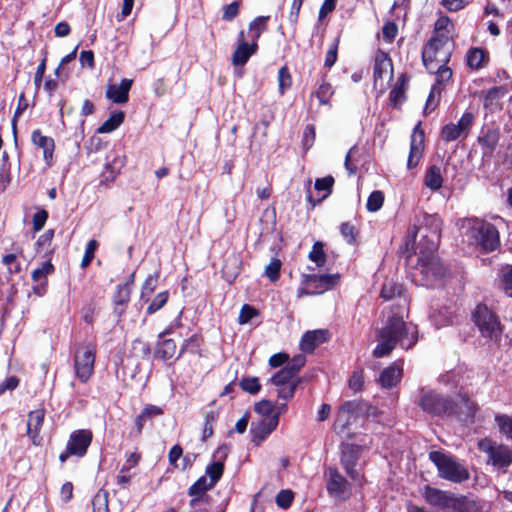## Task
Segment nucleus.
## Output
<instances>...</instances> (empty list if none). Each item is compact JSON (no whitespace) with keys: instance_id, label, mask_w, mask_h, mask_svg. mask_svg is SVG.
Masks as SVG:
<instances>
[{"instance_id":"nucleus-40","label":"nucleus","mask_w":512,"mask_h":512,"mask_svg":"<svg viewBox=\"0 0 512 512\" xmlns=\"http://www.w3.org/2000/svg\"><path fill=\"white\" fill-rule=\"evenodd\" d=\"M335 91L331 83L327 81V75L321 76V83L317 89L311 94V97H316L320 105H330L331 99Z\"/></svg>"},{"instance_id":"nucleus-1","label":"nucleus","mask_w":512,"mask_h":512,"mask_svg":"<svg viewBox=\"0 0 512 512\" xmlns=\"http://www.w3.org/2000/svg\"><path fill=\"white\" fill-rule=\"evenodd\" d=\"M407 274L418 286L435 288L440 286L449 269L438 255V248L418 246V255L406 256Z\"/></svg>"},{"instance_id":"nucleus-32","label":"nucleus","mask_w":512,"mask_h":512,"mask_svg":"<svg viewBox=\"0 0 512 512\" xmlns=\"http://www.w3.org/2000/svg\"><path fill=\"white\" fill-rule=\"evenodd\" d=\"M388 69H390L391 73L393 72V64L391 58L385 51L380 49L377 50L373 67V80L375 85L378 83V81L383 80L384 75L387 73Z\"/></svg>"},{"instance_id":"nucleus-33","label":"nucleus","mask_w":512,"mask_h":512,"mask_svg":"<svg viewBox=\"0 0 512 512\" xmlns=\"http://www.w3.org/2000/svg\"><path fill=\"white\" fill-rule=\"evenodd\" d=\"M507 93V89L504 86H494L486 91L481 92V97H483V107L490 112H493L495 109H500V100Z\"/></svg>"},{"instance_id":"nucleus-28","label":"nucleus","mask_w":512,"mask_h":512,"mask_svg":"<svg viewBox=\"0 0 512 512\" xmlns=\"http://www.w3.org/2000/svg\"><path fill=\"white\" fill-rule=\"evenodd\" d=\"M133 80L124 78L120 84H110L107 87L105 96L115 104H125L129 101V91L132 87Z\"/></svg>"},{"instance_id":"nucleus-10","label":"nucleus","mask_w":512,"mask_h":512,"mask_svg":"<svg viewBox=\"0 0 512 512\" xmlns=\"http://www.w3.org/2000/svg\"><path fill=\"white\" fill-rule=\"evenodd\" d=\"M337 274H302L300 286L297 289V297L322 294L333 289L339 282Z\"/></svg>"},{"instance_id":"nucleus-36","label":"nucleus","mask_w":512,"mask_h":512,"mask_svg":"<svg viewBox=\"0 0 512 512\" xmlns=\"http://www.w3.org/2000/svg\"><path fill=\"white\" fill-rule=\"evenodd\" d=\"M177 345L174 339L172 338H159L157 341L154 357L156 359H160L164 362L169 361L176 357Z\"/></svg>"},{"instance_id":"nucleus-17","label":"nucleus","mask_w":512,"mask_h":512,"mask_svg":"<svg viewBox=\"0 0 512 512\" xmlns=\"http://www.w3.org/2000/svg\"><path fill=\"white\" fill-rule=\"evenodd\" d=\"M258 49V43L255 41L248 42L244 30H240L237 35L236 48L231 56V64L234 67L244 66L251 56L257 53Z\"/></svg>"},{"instance_id":"nucleus-42","label":"nucleus","mask_w":512,"mask_h":512,"mask_svg":"<svg viewBox=\"0 0 512 512\" xmlns=\"http://www.w3.org/2000/svg\"><path fill=\"white\" fill-rule=\"evenodd\" d=\"M270 20V16H258L254 18L249 23V35L251 38V41H255L258 43V40L260 39L262 33L266 32L268 30V22Z\"/></svg>"},{"instance_id":"nucleus-13","label":"nucleus","mask_w":512,"mask_h":512,"mask_svg":"<svg viewBox=\"0 0 512 512\" xmlns=\"http://www.w3.org/2000/svg\"><path fill=\"white\" fill-rule=\"evenodd\" d=\"M478 448L488 455L492 465L505 469L512 464V448L506 444H497L489 438L478 442Z\"/></svg>"},{"instance_id":"nucleus-60","label":"nucleus","mask_w":512,"mask_h":512,"mask_svg":"<svg viewBox=\"0 0 512 512\" xmlns=\"http://www.w3.org/2000/svg\"><path fill=\"white\" fill-rule=\"evenodd\" d=\"M294 378V375L286 367H283L270 378V382L275 386H284L295 381Z\"/></svg>"},{"instance_id":"nucleus-58","label":"nucleus","mask_w":512,"mask_h":512,"mask_svg":"<svg viewBox=\"0 0 512 512\" xmlns=\"http://www.w3.org/2000/svg\"><path fill=\"white\" fill-rule=\"evenodd\" d=\"M169 291L159 292L146 309L148 315H152L162 309L169 300Z\"/></svg>"},{"instance_id":"nucleus-44","label":"nucleus","mask_w":512,"mask_h":512,"mask_svg":"<svg viewBox=\"0 0 512 512\" xmlns=\"http://www.w3.org/2000/svg\"><path fill=\"white\" fill-rule=\"evenodd\" d=\"M124 166V159L115 157L111 162L105 165V169L102 172V183L112 182L120 173V169Z\"/></svg>"},{"instance_id":"nucleus-61","label":"nucleus","mask_w":512,"mask_h":512,"mask_svg":"<svg viewBox=\"0 0 512 512\" xmlns=\"http://www.w3.org/2000/svg\"><path fill=\"white\" fill-rule=\"evenodd\" d=\"M240 388L251 395L257 394L261 390V384L258 377H243L239 382Z\"/></svg>"},{"instance_id":"nucleus-3","label":"nucleus","mask_w":512,"mask_h":512,"mask_svg":"<svg viewBox=\"0 0 512 512\" xmlns=\"http://www.w3.org/2000/svg\"><path fill=\"white\" fill-rule=\"evenodd\" d=\"M418 406L432 417H451L459 413V405L450 395L432 389H422Z\"/></svg>"},{"instance_id":"nucleus-59","label":"nucleus","mask_w":512,"mask_h":512,"mask_svg":"<svg viewBox=\"0 0 512 512\" xmlns=\"http://www.w3.org/2000/svg\"><path fill=\"white\" fill-rule=\"evenodd\" d=\"M218 416H219V413L214 410H211V411H208L205 413L202 441H206L208 438H210L213 435V433H214L213 425L216 422Z\"/></svg>"},{"instance_id":"nucleus-47","label":"nucleus","mask_w":512,"mask_h":512,"mask_svg":"<svg viewBox=\"0 0 512 512\" xmlns=\"http://www.w3.org/2000/svg\"><path fill=\"white\" fill-rule=\"evenodd\" d=\"M403 287L393 281H385L380 291V297L384 301H390L396 297L401 298Z\"/></svg>"},{"instance_id":"nucleus-41","label":"nucleus","mask_w":512,"mask_h":512,"mask_svg":"<svg viewBox=\"0 0 512 512\" xmlns=\"http://www.w3.org/2000/svg\"><path fill=\"white\" fill-rule=\"evenodd\" d=\"M424 184L432 191L439 190L443 185L441 169L437 165H430L425 173Z\"/></svg>"},{"instance_id":"nucleus-52","label":"nucleus","mask_w":512,"mask_h":512,"mask_svg":"<svg viewBox=\"0 0 512 512\" xmlns=\"http://www.w3.org/2000/svg\"><path fill=\"white\" fill-rule=\"evenodd\" d=\"M474 114L470 111H466L462 114L457 123H454L456 129L461 133L463 138H466L469 131L474 123Z\"/></svg>"},{"instance_id":"nucleus-51","label":"nucleus","mask_w":512,"mask_h":512,"mask_svg":"<svg viewBox=\"0 0 512 512\" xmlns=\"http://www.w3.org/2000/svg\"><path fill=\"white\" fill-rule=\"evenodd\" d=\"M474 114L470 111H466L462 114L457 123H454L456 129L461 133L463 138H466L469 131L474 123Z\"/></svg>"},{"instance_id":"nucleus-19","label":"nucleus","mask_w":512,"mask_h":512,"mask_svg":"<svg viewBox=\"0 0 512 512\" xmlns=\"http://www.w3.org/2000/svg\"><path fill=\"white\" fill-rule=\"evenodd\" d=\"M55 272V266L51 260L42 263L40 268H36L31 273V279L35 283L32 286V291L38 297L46 294L48 289V276Z\"/></svg>"},{"instance_id":"nucleus-4","label":"nucleus","mask_w":512,"mask_h":512,"mask_svg":"<svg viewBox=\"0 0 512 512\" xmlns=\"http://www.w3.org/2000/svg\"><path fill=\"white\" fill-rule=\"evenodd\" d=\"M471 319L482 338L494 343L501 340L504 326L499 316L486 304H477L471 313Z\"/></svg>"},{"instance_id":"nucleus-7","label":"nucleus","mask_w":512,"mask_h":512,"mask_svg":"<svg viewBox=\"0 0 512 512\" xmlns=\"http://www.w3.org/2000/svg\"><path fill=\"white\" fill-rule=\"evenodd\" d=\"M449 40L450 35L448 33H433L423 46L421 57L422 63L427 70H433L435 63H449L451 49L446 47Z\"/></svg>"},{"instance_id":"nucleus-34","label":"nucleus","mask_w":512,"mask_h":512,"mask_svg":"<svg viewBox=\"0 0 512 512\" xmlns=\"http://www.w3.org/2000/svg\"><path fill=\"white\" fill-rule=\"evenodd\" d=\"M12 250V253L5 254L1 259V262L7 267V272L10 276L21 273L22 265L18 258H25L24 250L19 245L13 243Z\"/></svg>"},{"instance_id":"nucleus-23","label":"nucleus","mask_w":512,"mask_h":512,"mask_svg":"<svg viewBox=\"0 0 512 512\" xmlns=\"http://www.w3.org/2000/svg\"><path fill=\"white\" fill-rule=\"evenodd\" d=\"M452 491L442 490L431 485H425L422 491V497L431 507L446 511Z\"/></svg>"},{"instance_id":"nucleus-54","label":"nucleus","mask_w":512,"mask_h":512,"mask_svg":"<svg viewBox=\"0 0 512 512\" xmlns=\"http://www.w3.org/2000/svg\"><path fill=\"white\" fill-rule=\"evenodd\" d=\"M340 233L342 237L345 239V241L350 244L354 245L357 242V238L360 234L359 230L353 225L351 222H343L340 225Z\"/></svg>"},{"instance_id":"nucleus-16","label":"nucleus","mask_w":512,"mask_h":512,"mask_svg":"<svg viewBox=\"0 0 512 512\" xmlns=\"http://www.w3.org/2000/svg\"><path fill=\"white\" fill-rule=\"evenodd\" d=\"M501 137L500 127L496 123L482 126L477 142L482 149L483 157H492Z\"/></svg>"},{"instance_id":"nucleus-43","label":"nucleus","mask_w":512,"mask_h":512,"mask_svg":"<svg viewBox=\"0 0 512 512\" xmlns=\"http://www.w3.org/2000/svg\"><path fill=\"white\" fill-rule=\"evenodd\" d=\"M125 119V113L123 111H114L110 114L107 120H105L98 128L97 132L100 134L111 133L116 130Z\"/></svg>"},{"instance_id":"nucleus-48","label":"nucleus","mask_w":512,"mask_h":512,"mask_svg":"<svg viewBox=\"0 0 512 512\" xmlns=\"http://www.w3.org/2000/svg\"><path fill=\"white\" fill-rule=\"evenodd\" d=\"M308 258L310 261L314 262L317 267H323L327 261V256L324 251V243L316 241L312 246V250L308 254Z\"/></svg>"},{"instance_id":"nucleus-27","label":"nucleus","mask_w":512,"mask_h":512,"mask_svg":"<svg viewBox=\"0 0 512 512\" xmlns=\"http://www.w3.org/2000/svg\"><path fill=\"white\" fill-rule=\"evenodd\" d=\"M31 142L43 151V159L47 166L53 164L55 141L52 137L43 135L41 129H35L31 134Z\"/></svg>"},{"instance_id":"nucleus-62","label":"nucleus","mask_w":512,"mask_h":512,"mask_svg":"<svg viewBox=\"0 0 512 512\" xmlns=\"http://www.w3.org/2000/svg\"><path fill=\"white\" fill-rule=\"evenodd\" d=\"M132 351L135 356L147 359L151 354V346L147 341L137 338L132 342Z\"/></svg>"},{"instance_id":"nucleus-9","label":"nucleus","mask_w":512,"mask_h":512,"mask_svg":"<svg viewBox=\"0 0 512 512\" xmlns=\"http://www.w3.org/2000/svg\"><path fill=\"white\" fill-rule=\"evenodd\" d=\"M97 354L95 342H83L78 345L74 353V371L76 378L81 383L89 381L94 373V365Z\"/></svg>"},{"instance_id":"nucleus-15","label":"nucleus","mask_w":512,"mask_h":512,"mask_svg":"<svg viewBox=\"0 0 512 512\" xmlns=\"http://www.w3.org/2000/svg\"><path fill=\"white\" fill-rule=\"evenodd\" d=\"M473 237L485 252H493L500 245L497 228L486 221H482L473 227Z\"/></svg>"},{"instance_id":"nucleus-6","label":"nucleus","mask_w":512,"mask_h":512,"mask_svg":"<svg viewBox=\"0 0 512 512\" xmlns=\"http://www.w3.org/2000/svg\"><path fill=\"white\" fill-rule=\"evenodd\" d=\"M376 415V408L362 399H354L343 402L337 412L334 422V431L344 434L351 425L352 418L368 417Z\"/></svg>"},{"instance_id":"nucleus-14","label":"nucleus","mask_w":512,"mask_h":512,"mask_svg":"<svg viewBox=\"0 0 512 512\" xmlns=\"http://www.w3.org/2000/svg\"><path fill=\"white\" fill-rule=\"evenodd\" d=\"M326 489L331 497L346 500L351 495V485L336 467H328L325 471Z\"/></svg>"},{"instance_id":"nucleus-11","label":"nucleus","mask_w":512,"mask_h":512,"mask_svg":"<svg viewBox=\"0 0 512 512\" xmlns=\"http://www.w3.org/2000/svg\"><path fill=\"white\" fill-rule=\"evenodd\" d=\"M361 452L362 446L360 445L344 442L340 445V464L347 476L360 487H363L366 482L365 476L356 469Z\"/></svg>"},{"instance_id":"nucleus-37","label":"nucleus","mask_w":512,"mask_h":512,"mask_svg":"<svg viewBox=\"0 0 512 512\" xmlns=\"http://www.w3.org/2000/svg\"><path fill=\"white\" fill-rule=\"evenodd\" d=\"M164 411L161 407L148 404L141 413L135 418V427L137 435H141L143 428L147 422H152L155 417L163 415Z\"/></svg>"},{"instance_id":"nucleus-53","label":"nucleus","mask_w":512,"mask_h":512,"mask_svg":"<svg viewBox=\"0 0 512 512\" xmlns=\"http://www.w3.org/2000/svg\"><path fill=\"white\" fill-rule=\"evenodd\" d=\"M292 86V76L287 65H283L278 70V89L280 95L284 93Z\"/></svg>"},{"instance_id":"nucleus-5","label":"nucleus","mask_w":512,"mask_h":512,"mask_svg":"<svg viewBox=\"0 0 512 512\" xmlns=\"http://www.w3.org/2000/svg\"><path fill=\"white\" fill-rule=\"evenodd\" d=\"M429 460L436 466L438 476L452 483H463L470 478L469 470L453 456L443 451H431Z\"/></svg>"},{"instance_id":"nucleus-45","label":"nucleus","mask_w":512,"mask_h":512,"mask_svg":"<svg viewBox=\"0 0 512 512\" xmlns=\"http://www.w3.org/2000/svg\"><path fill=\"white\" fill-rule=\"evenodd\" d=\"M494 421L499 433L508 441L512 442V416L507 414H496Z\"/></svg>"},{"instance_id":"nucleus-2","label":"nucleus","mask_w":512,"mask_h":512,"mask_svg":"<svg viewBox=\"0 0 512 512\" xmlns=\"http://www.w3.org/2000/svg\"><path fill=\"white\" fill-rule=\"evenodd\" d=\"M378 344L372 355L375 358L388 356L399 343L405 350L411 349L418 341V329L404 321L402 315L393 314L387 318L377 334Z\"/></svg>"},{"instance_id":"nucleus-8","label":"nucleus","mask_w":512,"mask_h":512,"mask_svg":"<svg viewBox=\"0 0 512 512\" xmlns=\"http://www.w3.org/2000/svg\"><path fill=\"white\" fill-rule=\"evenodd\" d=\"M443 221L438 214L423 213L421 220L418 219V224L414 226L415 232L414 239L417 234L421 238L418 246H428L432 249L438 248L441 239Z\"/></svg>"},{"instance_id":"nucleus-22","label":"nucleus","mask_w":512,"mask_h":512,"mask_svg":"<svg viewBox=\"0 0 512 512\" xmlns=\"http://www.w3.org/2000/svg\"><path fill=\"white\" fill-rule=\"evenodd\" d=\"M45 414L46 410L44 408L35 409L28 414L26 432L34 446H40L42 444L40 433L44 424Z\"/></svg>"},{"instance_id":"nucleus-30","label":"nucleus","mask_w":512,"mask_h":512,"mask_svg":"<svg viewBox=\"0 0 512 512\" xmlns=\"http://www.w3.org/2000/svg\"><path fill=\"white\" fill-rule=\"evenodd\" d=\"M402 375V366L394 362L380 373L378 383L384 389H391L401 381Z\"/></svg>"},{"instance_id":"nucleus-63","label":"nucleus","mask_w":512,"mask_h":512,"mask_svg":"<svg viewBox=\"0 0 512 512\" xmlns=\"http://www.w3.org/2000/svg\"><path fill=\"white\" fill-rule=\"evenodd\" d=\"M316 139V129L313 124H307L302 134V148L306 153L313 145Z\"/></svg>"},{"instance_id":"nucleus-18","label":"nucleus","mask_w":512,"mask_h":512,"mask_svg":"<svg viewBox=\"0 0 512 512\" xmlns=\"http://www.w3.org/2000/svg\"><path fill=\"white\" fill-rule=\"evenodd\" d=\"M425 134L421 129L419 122L413 129L410 141V150L407 159V168L412 170L416 168L423 157Z\"/></svg>"},{"instance_id":"nucleus-35","label":"nucleus","mask_w":512,"mask_h":512,"mask_svg":"<svg viewBox=\"0 0 512 512\" xmlns=\"http://www.w3.org/2000/svg\"><path fill=\"white\" fill-rule=\"evenodd\" d=\"M409 78L406 74H401L396 85L389 93V102L392 108L400 109L401 105L406 101V85Z\"/></svg>"},{"instance_id":"nucleus-29","label":"nucleus","mask_w":512,"mask_h":512,"mask_svg":"<svg viewBox=\"0 0 512 512\" xmlns=\"http://www.w3.org/2000/svg\"><path fill=\"white\" fill-rule=\"evenodd\" d=\"M131 294L127 288L115 287V291L112 295V308L114 315L120 320L127 311L128 305L131 300Z\"/></svg>"},{"instance_id":"nucleus-25","label":"nucleus","mask_w":512,"mask_h":512,"mask_svg":"<svg viewBox=\"0 0 512 512\" xmlns=\"http://www.w3.org/2000/svg\"><path fill=\"white\" fill-rule=\"evenodd\" d=\"M335 183V179L333 176L328 175L326 177L317 178L314 183V188L318 192H324V194L320 198H314L311 194L310 185L311 180H308L307 183V201L311 204L312 208L316 207L320 204L324 199H326L333 191V186Z\"/></svg>"},{"instance_id":"nucleus-39","label":"nucleus","mask_w":512,"mask_h":512,"mask_svg":"<svg viewBox=\"0 0 512 512\" xmlns=\"http://www.w3.org/2000/svg\"><path fill=\"white\" fill-rule=\"evenodd\" d=\"M448 63H435L433 70H427L429 73L435 74V82L432 86H438V89L444 91L445 86L450 82L453 71L447 66Z\"/></svg>"},{"instance_id":"nucleus-20","label":"nucleus","mask_w":512,"mask_h":512,"mask_svg":"<svg viewBox=\"0 0 512 512\" xmlns=\"http://www.w3.org/2000/svg\"><path fill=\"white\" fill-rule=\"evenodd\" d=\"M278 424V413H274L272 417H263L257 423H252L250 428L252 441L259 445L277 428Z\"/></svg>"},{"instance_id":"nucleus-49","label":"nucleus","mask_w":512,"mask_h":512,"mask_svg":"<svg viewBox=\"0 0 512 512\" xmlns=\"http://www.w3.org/2000/svg\"><path fill=\"white\" fill-rule=\"evenodd\" d=\"M93 512H109L108 492L100 489L92 499Z\"/></svg>"},{"instance_id":"nucleus-21","label":"nucleus","mask_w":512,"mask_h":512,"mask_svg":"<svg viewBox=\"0 0 512 512\" xmlns=\"http://www.w3.org/2000/svg\"><path fill=\"white\" fill-rule=\"evenodd\" d=\"M213 487L214 486L208 482L206 476H201L188 488V495L191 497L189 506L194 509L193 512H198L196 507L199 502H208L210 500L211 497L207 492Z\"/></svg>"},{"instance_id":"nucleus-38","label":"nucleus","mask_w":512,"mask_h":512,"mask_svg":"<svg viewBox=\"0 0 512 512\" xmlns=\"http://www.w3.org/2000/svg\"><path fill=\"white\" fill-rule=\"evenodd\" d=\"M489 62V53L479 47H472L466 54V64L472 70H479Z\"/></svg>"},{"instance_id":"nucleus-46","label":"nucleus","mask_w":512,"mask_h":512,"mask_svg":"<svg viewBox=\"0 0 512 512\" xmlns=\"http://www.w3.org/2000/svg\"><path fill=\"white\" fill-rule=\"evenodd\" d=\"M159 271L150 274L146 277L141 286L140 299L148 301L150 296L154 293L158 285Z\"/></svg>"},{"instance_id":"nucleus-57","label":"nucleus","mask_w":512,"mask_h":512,"mask_svg":"<svg viewBox=\"0 0 512 512\" xmlns=\"http://www.w3.org/2000/svg\"><path fill=\"white\" fill-rule=\"evenodd\" d=\"M499 287L507 296L512 297V265H507L502 269Z\"/></svg>"},{"instance_id":"nucleus-50","label":"nucleus","mask_w":512,"mask_h":512,"mask_svg":"<svg viewBox=\"0 0 512 512\" xmlns=\"http://www.w3.org/2000/svg\"><path fill=\"white\" fill-rule=\"evenodd\" d=\"M474 114L470 111H466L462 114L457 123H454L456 129L461 133L463 138H466L469 131L474 123Z\"/></svg>"},{"instance_id":"nucleus-56","label":"nucleus","mask_w":512,"mask_h":512,"mask_svg":"<svg viewBox=\"0 0 512 512\" xmlns=\"http://www.w3.org/2000/svg\"><path fill=\"white\" fill-rule=\"evenodd\" d=\"M385 196L384 193L380 190H374L368 196L366 202V209L369 212H377L379 211L384 204Z\"/></svg>"},{"instance_id":"nucleus-31","label":"nucleus","mask_w":512,"mask_h":512,"mask_svg":"<svg viewBox=\"0 0 512 512\" xmlns=\"http://www.w3.org/2000/svg\"><path fill=\"white\" fill-rule=\"evenodd\" d=\"M327 330H313L305 332L300 340V349L305 353H312L315 348L327 340Z\"/></svg>"},{"instance_id":"nucleus-24","label":"nucleus","mask_w":512,"mask_h":512,"mask_svg":"<svg viewBox=\"0 0 512 512\" xmlns=\"http://www.w3.org/2000/svg\"><path fill=\"white\" fill-rule=\"evenodd\" d=\"M227 451L228 447L226 445L219 446L214 454V457H218V459L212 461L205 469V473L209 477L208 482L213 486L219 482L224 474Z\"/></svg>"},{"instance_id":"nucleus-12","label":"nucleus","mask_w":512,"mask_h":512,"mask_svg":"<svg viewBox=\"0 0 512 512\" xmlns=\"http://www.w3.org/2000/svg\"><path fill=\"white\" fill-rule=\"evenodd\" d=\"M93 440V433L89 429H79L73 431L66 443L65 450L60 453L59 461L63 464L70 456L79 458L87 454L88 448Z\"/></svg>"},{"instance_id":"nucleus-55","label":"nucleus","mask_w":512,"mask_h":512,"mask_svg":"<svg viewBox=\"0 0 512 512\" xmlns=\"http://www.w3.org/2000/svg\"><path fill=\"white\" fill-rule=\"evenodd\" d=\"M442 93L443 91L438 89V86L431 87L430 93L425 103L424 114H430L439 106Z\"/></svg>"},{"instance_id":"nucleus-26","label":"nucleus","mask_w":512,"mask_h":512,"mask_svg":"<svg viewBox=\"0 0 512 512\" xmlns=\"http://www.w3.org/2000/svg\"><path fill=\"white\" fill-rule=\"evenodd\" d=\"M481 506L475 499L452 492L449 504L447 507L448 512H479Z\"/></svg>"},{"instance_id":"nucleus-64","label":"nucleus","mask_w":512,"mask_h":512,"mask_svg":"<svg viewBox=\"0 0 512 512\" xmlns=\"http://www.w3.org/2000/svg\"><path fill=\"white\" fill-rule=\"evenodd\" d=\"M281 267V260L279 258H272L270 263L265 267L264 274L271 282H276L280 278Z\"/></svg>"}]
</instances>
